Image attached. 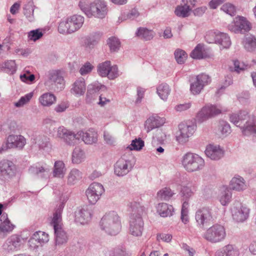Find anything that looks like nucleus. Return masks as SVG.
<instances>
[{
    "label": "nucleus",
    "mask_w": 256,
    "mask_h": 256,
    "mask_svg": "<svg viewBox=\"0 0 256 256\" xmlns=\"http://www.w3.org/2000/svg\"><path fill=\"white\" fill-rule=\"evenodd\" d=\"M180 134L176 136V142L182 144H186L194 133L196 126L194 124H188L181 123L178 126Z\"/></svg>",
    "instance_id": "13"
},
{
    "label": "nucleus",
    "mask_w": 256,
    "mask_h": 256,
    "mask_svg": "<svg viewBox=\"0 0 256 256\" xmlns=\"http://www.w3.org/2000/svg\"><path fill=\"white\" fill-rule=\"evenodd\" d=\"M114 256H128L126 246L121 245L116 248L114 251Z\"/></svg>",
    "instance_id": "60"
},
{
    "label": "nucleus",
    "mask_w": 256,
    "mask_h": 256,
    "mask_svg": "<svg viewBox=\"0 0 256 256\" xmlns=\"http://www.w3.org/2000/svg\"><path fill=\"white\" fill-rule=\"evenodd\" d=\"M84 17L74 14L60 22L58 31L60 34H68L78 30L83 25Z\"/></svg>",
    "instance_id": "3"
},
{
    "label": "nucleus",
    "mask_w": 256,
    "mask_h": 256,
    "mask_svg": "<svg viewBox=\"0 0 256 256\" xmlns=\"http://www.w3.org/2000/svg\"><path fill=\"white\" fill-rule=\"evenodd\" d=\"M34 11L32 3L30 2H28L24 7V14L30 22H32L34 20Z\"/></svg>",
    "instance_id": "52"
},
{
    "label": "nucleus",
    "mask_w": 256,
    "mask_h": 256,
    "mask_svg": "<svg viewBox=\"0 0 256 256\" xmlns=\"http://www.w3.org/2000/svg\"><path fill=\"white\" fill-rule=\"evenodd\" d=\"M196 2V0H182L180 4L175 9V14L182 18L188 17Z\"/></svg>",
    "instance_id": "17"
},
{
    "label": "nucleus",
    "mask_w": 256,
    "mask_h": 256,
    "mask_svg": "<svg viewBox=\"0 0 256 256\" xmlns=\"http://www.w3.org/2000/svg\"><path fill=\"white\" fill-rule=\"evenodd\" d=\"M165 122V118L158 116H152L145 122L144 128L147 132H149L152 130L162 126Z\"/></svg>",
    "instance_id": "25"
},
{
    "label": "nucleus",
    "mask_w": 256,
    "mask_h": 256,
    "mask_svg": "<svg viewBox=\"0 0 256 256\" xmlns=\"http://www.w3.org/2000/svg\"><path fill=\"white\" fill-rule=\"evenodd\" d=\"M223 110L220 106L216 105H206L202 108L197 112L196 121L202 124L218 114L222 113Z\"/></svg>",
    "instance_id": "8"
},
{
    "label": "nucleus",
    "mask_w": 256,
    "mask_h": 256,
    "mask_svg": "<svg viewBox=\"0 0 256 256\" xmlns=\"http://www.w3.org/2000/svg\"><path fill=\"white\" fill-rule=\"evenodd\" d=\"M206 156L213 160H219L224 156V150L218 145L209 144L205 150Z\"/></svg>",
    "instance_id": "28"
},
{
    "label": "nucleus",
    "mask_w": 256,
    "mask_h": 256,
    "mask_svg": "<svg viewBox=\"0 0 256 256\" xmlns=\"http://www.w3.org/2000/svg\"><path fill=\"white\" fill-rule=\"evenodd\" d=\"M98 72L102 77L107 76L110 80H114L118 76V68L116 65L111 66L109 60L100 64L98 66Z\"/></svg>",
    "instance_id": "10"
},
{
    "label": "nucleus",
    "mask_w": 256,
    "mask_h": 256,
    "mask_svg": "<svg viewBox=\"0 0 256 256\" xmlns=\"http://www.w3.org/2000/svg\"><path fill=\"white\" fill-rule=\"evenodd\" d=\"M108 8L106 4L103 0H94L90 4V16L103 18L106 15Z\"/></svg>",
    "instance_id": "16"
},
{
    "label": "nucleus",
    "mask_w": 256,
    "mask_h": 256,
    "mask_svg": "<svg viewBox=\"0 0 256 256\" xmlns=\"http://www.w3.org/2000/svg\"><path fill=\"white\" fill-rule=\"evenodd\" d=\"M230 210L232 219L237 222L246 220L250 214V209L246 204L239 201H235L231 206Z\"/></svg>",
    "instance_id": "9"
},
{
    "label": "nucleus",
    "mask_w": 256,
    "mask_h": 256,
    "mask_svg": "<svg viewBox=\"0 0 256 256\" xmlns=\"http://www.w3.org/2000/svg\"><path fill=\"white\" fill-rule=\"evenodd\" d=\"M104 138L105 142L108 145L114 146L116 142L114 138L108 132H104Z\"/></svg>",
    "instance_id": "63"
},
{
    "label": "nucleus",
    "mask_w": 256,
    "mask_h": 256,
    "mask_svg": "<svg viewBox=\"0 0 256 256\" xmlns=\"http://www.w3.org/2000/svg\"><path fill=\"white\" fill-rule=\"evenodd\" d=\"M38 100L42 106H50L56 102V98L54 94L46 92L40 96Z\"/></svg>",
    "instance_id": "42"
},
{
    "label": "nucleus",
    "mask_w": 256,
    "mask_h": 256,
    "mask_svg": "<svg viewBox=\"0 0 256 256\" xmlns=\"http://www.w3.org/2000/svg\"><path fill=\"white\" fill-rule=\"evenodd\" d=\"M56 137L62 140L67 145L74 146L77 140H79L78 132L75 134L72 130L66 128L64 126L58 128Z\"/></svg>",
    "instance_id": "14"
},
{
    "label": "nucleus",
    "mask_w": 256,
    "mask_h": 256,
    "mask_svg": "<svg viewBox=\"0 0 256 256\" xmlns=\"http://www.w3.org/2000/svg\"><path fill=\"white\" fill-rule=\"evenodd\" d=\"M205 39L210 44H216L219 45L220 50L228 49L230 48L232 42L229 36L220 32H208Z\"/></svg>",
    "instance_id": "5"
},
{
    "label": "nucleus",
    "mask_w": 256,
    "mask_h": 256,
    "mask_svg": "<svg viewBox=\"0 0 256 256\" xmlns=\"http://www.w3.org/2000/svg\"><path fill=\"white\" fill-rule=\"evenodd\" d=\"M92 68L93 66L89 62H86L80 68V73L81 75L84 76L90 73Z\"/></svg>",
    "instance_id": "64"
},
{
    "label": "nucleus",
    "mask_w": 256,
    "mask_h": 256,
    "mask_svg": "<svg viewBox=\"0 0 256 256\" xmlns=\"http://www.w3.org/2000/svg\"><path fill=\"white\" fill-rule=\"evenodd\" d=\"M14 167L12 162L4 160L0 162V178L14 175Z\"/></svg>",
    "instance_id": "27"
},
{
    "label": "nucleus",
    "mask_w": 256,
    "mask_h": 256,
    "mask_svg": "<svg viewBox=\"0 0 256 256\" xmlns=\"http://www.w3.org/2000/svg\"><path fill=\"white\" fill-rule=\"evenodd\" d=\"M190 56L193 58L202 59L208 57L209 54L204 50L202 44H198L194 49L192 52Z\"/></svg>",
    "instance_id": "43"
},
{
    "label": "nucleus",
    "mask_w": 256,
    "mask_h": 256,
    "mask_svg": "<svg viewBox=\"0 0 256 256\" xmlns=\"http://www.w3.org/2000/svg\"><path fill=\"white\" fill-rule=\"evenodd\" d=\"M234 71L240 73L246 69H248V66L245 64L244 62H240L238 60H234Z\"/></svg>",
    "instance_id": "59"
},
{
    "label": "nucleus",
    "mask_w": 256,
    "mask_h": 256,
    "mask_svg": "<svg viewBox=\"0 0 256 256\" xmlns=\"http://www.w3.org/2000/svg\"><path fill=\"white\" fill-rule=\"evenodd\" d=\"M15 226L12 224L6 213H3L0 217V232H10L14 229Z\"/></svg>",
    "instance_id": "34"
},
{
    "label": "nucleus",
    "mask_w": 256,
    "mask_h": 256,
    "mask_svg": "<svg viewBox=\"0 0 256 256\" xmlns=\"http://www.w3.org/2000/svg\"><path fill=\"white\" fill-rule=\"evenodd\" d=\"M242 16H236L234 19V20L232 22L231 24H228V29L235 33L238 32L240 31V22H236V21H238V19H241Z\"/></svg>",
    "instance_id": "56"
},
{
    "label": "nucleus",
    "mask_w": 256,
    "mask_h": 256,
    "mask_svg": "<svg viewBox=\"0 0 256 256\" xmlns=\"http://www.w3.org/2000/svg\"><path fill=\"white\" fill-rule=\"evenodd\" d=\"M64 208V203L61 202L55 210V211L53 214V217L50 224L52 226L54 230L58 228L59 227H62L61 224L62 213Z\"/></svg>",
    "instance_id": "32"
},
{
    "label": "nucleus",
    "mask_w": 256,
    "mask_h": 256,
    "mask_svg": "<svg viewBox=\"0 0 256 256\" xmlns=\"http://www.w3.org/2000/svg\"><path fill=\"white\" fill-rule=\"evenodd\" d=\"M66 171L65 164L62 160L55 162L52 170V175L54 178H63Z\"/></svg>",
    "instance_id": "41"
},
{
    "label": "nucleus",
    "mask_w": 256,
    "mask_h": 256,
    "mask_svg": "<svg viewBox=\"0 0 256 256\" xmlns=\"http://www.w3.org/2000/svg\"><path fill=\"white\" fill-rule=\"evenodd\" d=\"M219 134L222 137H226L230 134L232 130L229 124L224 120L220 121L218 126Z\"/></svg>",
    "instance_id": "49"
},
{
    "label": "nucleus",
    "mask_w": 256,
    "mask_h": 256,
    "mask_svg": "<svg viewBox=\"0 0 256 256\" xmlns=\"http://www.w3.org/2000/svg\"><path fill=\"white\" fill-rule=\"evenodd\" d=\"M26 143V139L22 135H10L6 140V146H2V149L18 148L22 150Z\"/></svg>",
    "instance_id": "18"
},
{
    "label": "nucleus",
    "mask_w": 256,
    "mask_h": 256,
    "mask_svg": "<svg viewBox=\"0 0 256 256\" xmlns=\"http://www.w3.org/2000/svg\"><path fill=\"white\" fill-rule=\"evenodd\" d=\"M90 4L88 0H81L78 4L80 9L88 16L90 12Z\"/></svg>",
    "instance_id": "57"
},
{
    "label": "nucleus",
    "mask_w": 256,
    "mask_h": 256,
    "mask_svg": "<svg viewBox=\"0 0 256 256\" xmlns=\"http://www.w3.org/2000/svg\"><path fill=\"white\" fill-rule=\"evenodd\" d=\"M238 21H236L238 22V23L240 22V31L242 30H244V31H248L250 30L251 28V26L250 22L248 21L244 18L242 17L241 19H238Z\"/></svg>",
    "instance_id": "62"
},
{
    "label": "nucleus",
    "mask_w": 256,
    "mask_h": 256,
    "mask_svg": "<svg viewBox=\"0 0 256 256\" xmlns=\"http://www.w3.org/2000/svg\"><path fill=\"white\" fill-rule=\"evenodd\" d=\"M78 136L79 140L82 138V141L88 144H92L98 142V133L93 128H90L86 132L79 131L78 132Z\"/></svg>",
    "instance_id": "23"
},
{
    "label": "nucleus",
    "mask_w": 256,
    "mask_h": 256,
    "mask_svg": "<svg viewBox=\"0 0 256 256\" xmlns=\"http://www.w3.org/2000/svg\"><path fill=\"white\" fill-rule=\"evenodd\" d=\"M156 210L157 212L163 218L170 216L174 212L172 206L165 202L158 204L156 206Z\"/></svg>",
    "instance_id": "29"
},
{
    "label": "nucleus",
    "mask_w": 256,
    "mask_h": 256,
    "mask_svg": "<svg viewBox=\"0 0 256 256\" xmlns=\"http://www.w3.org/2000/svg\"><path fill=\"white\" fill-rule=\"evenodd\" d=\"M229 186L231 190L238 192L246 190L248 186L246 180L240 176L233 177L230 182Z\"/></svg>",
    "instance_id": "24"
},
{
    "label": "nucleus",
    "mask_w": 256,
    "mask_h": 256,
    "mask_svg": "<svg viewBox=\"0 0 256 256\" xmlns=\"http://www.w3.org/2000/svg\"><path fill=\"white\" fill-rule=\"evenodd\" d=\"M0 70L6 72L13 74L16 71V64L14 60H8L0 65Z\"/></svg>",
    "instance_id": "50"
},
{
    "label": "nucleus",
    "mask_w": 256,
    "mask_h": 256,
    "mask_svg": "<svg viewBox=\"0 0 256 256\" xmlns=\"http://www.w3.org/2000/svg\"><path fill=\"white\" fill-rule=\"evenodd\" d=\"M197 186L194 184H189L184 186L181 190V196L183 200H188L191 198L196 190Z\"/></svg>",
    "instance_id": "45"
},
{
    "label": "nucleus",
    "mask_w": 256,
    "mask_h": 256,
    "mask_svg": "<svg viewBox=\"0 0 256 256\" xmlns=\"http://www.w3.org/2000/svg\"><path fill=\"white\" fill-rule=\"evenodd\" d=\"M75 220L82 224H84L90 220L92 217V209L88 206L80 208L75 214Z\"/></svg>",
    "instance_id": "21"
},
{
    "label": "nucleus",
    "mask_w": 256,
    "mask_h": 256,
    "mask_svg": "<svg viewBox=\"0 0 256 256\" xmlns=\"http://www.w3.org/2000/svg\"><path fill=\"white\" fill-rule=\"evenodd\" d=\"M195 219L200 228L209 225L214 220L212 210L208 207L198 209L196 212Z\"/></svg>",
    "instance_id": "11"
},
{
    "label": "nucleus",
    "mask_w": 256,
    "mask_h": 256,
    "mask_svg": "<svg viewBox=\"0 0 256 256\" xmlns=\"http://www.w3.org/2000/svg\"><path fill=\"white\" fill-rule=\"evenodd\" d=\"M144 222L142 218L138 216L131 218L129 226V234L134 236H140L144 230Z\"/></svg>",
    "instance_id": "20"
},
{
    "label": "nucleus",
    "mask_w": 256,
    "mask_h": 256,
    "mask_svg": "<svg viewBox=\"0 0 256 256\" xmlns=\"http://www.w3.org/2000/svg\"><path fill=\"white\" fill-rule=\"evenodd\" d=\"M48 236L44 232L38 231L36 232L28 241L30 246L31 244H34V247L38 246L35 244L36 242L40 244L46 243L48 241Z\"/></svg>",
    "instance_id": "35"
},
{
    "label": "nucleus",
    "mask_w": 256,
    "mask_h": 256,
    "mask_svg": "<svg viewBox=\"0 0 256 256\" xmlns=\"http://www.w3.org/2000/svg\"><path fill=\"white\" fill-rule=\"evenodd\" d=\"M239 252L233 245L228 244L218 250L216 256H238Z\"/></svg>",
    "instance_id": "38"
},
{
    "label": "nucleus",
    "mask_w": 256,
    "mask_h": 256,
    "mask_svg": "<svg viewBox=\"0 0 256 256\" xmlns=\"http://www.w3.org/2000/svg\"><path fill=\"white\" fill-rule=\"evenodd\" d=\"M232 194L227 187H222L220 190L218 200L222 206H226L231 201Z\"/></svg>",
    "instance_id": "40"
},
{
    "label": "nucleus",
    "mask_w": 256,
    "mask_h": 256,
    "mask_svg": "<svg viewBox=\"0 0 256 256\" xmlns=\"http://www.w3.org/2000/svg\"><path fill=\"white\" fill-rule=\"evenodd\" d=\"M43 36V34L42 32L38 30H32L30 31L28 34V38L33 41H36L40 39Z\"/></svg>",
    "instance_id": "61"
},
{
    "label": "nucleus",
    "mask_w": 256,
    "mask_h": 256,
    "mask_svg": "<svg viewBox=\"0 0 256 256\" xmlns=\"http://www.w3.org/2000/svg\"><path fill=\"white\" fill-rule=\"evenodd\" d=\"M104 88L106 90V87L99 83L95 82L90 84L86 93V100L90 103L95 98V95L100 89Z\"/></svg>",
    "instance_id": "31"
},
{
    "label": "nucleus",
    "mask_w": 256,
    "mask_h": 256,
    "mask_svg": "<svg viewBox=\"0 0 256 256\" xmlns=\"http://www.w3.org/2000/svg\"><path fill=\"white\" fill-rule=\"evenodd\" d=\"M106 44L111 52H118L121 46V43L120 40L116 36L109 38L107 40Z\"/></svg>",
    "instance_id": "47"
},
{
    "label": "nucleus",
    "mask_w": 256,
    "mask_h": 256,
    "mask_svg": "<svg viewBox=\"0 0 256 256\" xmlns=\"http://www.w3.org/2000/svg\"><path fill=\"white\" fill-rule=\"evenodd\" d=\"M175 58L180 64L184 63L187 58V54L182 50H176L174 52Z\"/></svg>",
    "instance_id": "55"
},
{
    "label": "nucleus",
    "mask_w": 256,
    "mask_h": 256,
    "mask_svg": "<svg viewBox=\"0 0 256 256\" xmlns=\"http://www.w3.org/2000/svg\"><path fill=\"white\" fill-rule=\"evenodd\" d=\"M182 164L188 172H194L202 170L204 166V160L198 154L187 153L182 160Z\"/></svg>",
    "instance_id": "4"
},
{
    "label": "nucleus",
    "mask_w": 256,
    "mask_h": 256,
    "mask_svg": "<svg viewBox=\"0 0 256 256\" xmlns=\"http://www.w3.org/2000/svg\"><path fill=\"white\" fill-rule=\"evenodd\" d=\"M230 122L240 128L244 136L256 134V118L247 111L242 110L238 113H233L230 116Z\"/></svg>",
    "instance_id": "1"
},
{
    "label": "nucleus",
    "mask_w": 256,
    "mask_h": 256,
    "mask_svg": "<svg viewBox=\"0 0 256 256\" xmlns=\"http://www.w3.org/2000/svg\"><path fill=\"white\" fill-rule=\"evenodd\" d=\"M22 244V238L18 234H12L6 239L4 246L8 252H15L20 249Z\"/></svg>",
    "instance_id": "22"
},
{
    "label": "nucleus",
    "mask_w": 256,
    "mask_h": 256,
    "mask_svg": "<svg viewBox=\"0 0 256 256\" xmlns=\"http://www.w3.org/2000/svg\"><path fill=\"white\" fill-rule=\"evenodd\" d=\"M55 244L56 246L65 244L68 240V236L62 227L54 229Z\"/></svg>",
    "instance_id": "37"
},
{
    "label": "nucleus",
    "mask_w": 256,
    "mask_h": 256,
    "mask_svg": "<svg viewBox=\"0 0 256 256\" xmlns=\"http://www.w3.org/2000/svg\"><path fill=\"white\" fill-rule=\"evenodd\" d=\"M144 146V141L140 138H136L132 140L130 145L129 150H131L140 151Z\"/></svg>",
    "instance_id": "53"
},
{
    "label": "nucleus",
    "mask_w": 256,
    "mask_h": 256,
    "mask_svg": "<svg viewBox=\"0 0 256 256\" xmlns=\"http://www.w3.org/2000/svg\"><path fill=\"white\" fill-rule=\"evenodd\" d=\"M128 157L124 154L114 165V173L118 176H124L128 172Z\"/></svg>",
    "instance_id": "26"
},
{
    "label": "nucleus",
    "mask_w": 256,
    "mask_h": 256,
    "mask_svg": "<svg viewBox=\"0 0 256 256\" xmlns=\"http://www.w3.org/2000/svg\"><path fill=\"white\" fill-rule=\"evenodd\" d=\"M82 172L77 168H72L67 176V184L73 186L77 184L82 178Z\"/></svg>",
    "instance_id": "36"
},
{
    "label": "nucleus",
    "mask_w": 256,
    "mask_h": 256,
    "mask_svg": "<svg viewBox=\"0 0 256 256\" xmlns=\"http://www.w3.org/2000/svg\"><path fill=\"white\" fill-rule=\"evenodd\" d=\"M102 230L110 236L117 234L121 229V222L119 216L115 212L106 214L100 222Z\"/></svg>",
    "instance_id": "2"
},
{
    "label": "nucleus",
    "mask_w": 256,
    "mask_h": 256,
    "mask_svg": "<svg viewBox=\"0 0 256 256\" xmlns=\"http://www.w3.org/2000/svg\"><path fill=\"white\" fill-rule=\"evenodd\" d=\"M29 172L38 178L46 180L50 174V168L46 164H36L31 166L28 169Z\"/></svg>",
    "instance_id": "19"
},
{
    "label": "nucleus",
    "mask_w": 256,
    "mask_h": 256,
    "mask_svg": "<svg viewBox=\"0 0 256 256\" xmlns=\"http://www.w3.org/2000/svg\"><path fill=\"white\" fill-rule=\"evenodd\" d=\"M246 50L252 52L256 48V38L253 36H246L242 42Z\"/></svg>",
    "instance_id": "48"
},
{
    "label": "nucleus",
    "mask_w": 256,
    "mask_h": 256,
    "mask_svg": "<svg viewBox=\"0 0 256 256\" xmlns=\"http://www.w3.org/2000/svg\"><path fill=\"white\" fill-rule=\"evenodd\" d=\"M211 81L209 76L202 74L197 76L190 84V91L192 94L196 95L201 92L204 87Z\"/></svg>",
    "instance_id": "15"
},
{
    "label": "nucleus",
    "mask_w": 256,
    "mask_h": 256,
    "mask_svg": "<svg viewBox=\"0 0 256 256\" xmlns=\"http://www.w3.org/2000/svg\"><path fill=\"white\" fill-rule=\"evenodd\" d=\"M174 194L173 192L168 188H164L157 192V198L160 200H168Z\"/></svg>",
    "instance_id": "51"
},
{
    "label": "nucleus",
    "mask_w": 256,
    "mask_h": 256,
    "mask_svg": "<svg viewBox=\"0 0 256 256\" xmlns=\"http://www.w3.org/2000/svg\"><path fill=\"white\" fill-rule=\"evenodd\" d=\"M104 192L103 186L98 182L91 184L86 191V194L90 203L94 204L100 200Z\"/></svg>",
    "instance_id": "12"
},
{
    "label": "nucleus",
    "mask_w": 256,
    "mask_h": 256,
    "mask_svg": "<svg viewBox=\"0 0 256 256\" xmlns=\"http://www.w3.org/2000/svg\"><path fill=\"white\" fill-rule=\"evenodd\" d=\"M156 92L162 100H166L170 94V89L166 84H161L158 86Z\"/></svg>",
    "instance_id": "46"
},
{
    "label": "nucleus",
    "mask_w": 256,
    "mask_h": 256,
    "mask_svg": "<svg viewBox=\"0 0 256 256\" xmlns=\"http://www.w3.org/2000/svg\"><path fill=\"white\" fill-rule=\"evenodd\" d=\"M220 10L225 13L233 16L236 12V8L235 6L230 3H226L220 8Z\"/></svg>",
    "instance_id": "54"
},
{
    "label": "nucleus",
    "mask_w": 256,
    "mask_h": 256,
    "mask_svg": "<svg viewBox=\"0 0 256 256\" xmlns=\"http://www.w3.org/2000/svg\"><path fill=\"white\" fill-rule=\"evenodd\" d=\"M71 92L76 96L83 95L86 92V83L82 78L76 80L72 85Z\"/></svg>",
    "instance_id": "33"
},
{
    "label": "nucleus",
    "mask_w": 256,
    "mask_h": 256,
    "mask_svg": "<svg viewBox=\"0 0 256 256\" xmlns=\"http://www.w3.org/2000/svg\"><path fill=\"white\" fill-rule=\"evenodd\" d=\"M156 34L152 30L146 27H140L136 32V36L138 38L144 41L150 40L154 38Z\"/></svg>",
    "instance_id": "30"
},
{
    "label": "nucleus",
    "mask_w": 256,
    "mask_h": 256,
    "mask_svg": "<svg viewBox=\"0 0 256 256\" xmlns=\"http://www.w3.org/2000/svg\"><path fill=\"white\" fill-rule=\"evenodd\" d=\"M47 85L50 84V89L54 92H60L64 89L65 82L62 72L58 70H50L46 74Z\"/></svg>",
    "instance_id": "6"
},
{
    "label": "nucleus",
    "mask_w": 256,
    "mask_h": 256,
    "mask_svg": "<svg viewBox=\"0 0 256 256\" xmlns=\"http://www.w3.org/2000/svg\"><path fill=\"white\" fill-rule=\"evenodd\" d=\"M85 158V152L84 150L79 146L76 147L72 153V163L79 164L84 160Z\"/></svg>",
    "instance_id": "44"
},
{
    "label": "nucleus",
    "mask_w": 256,
    "mask_h": 256,
    "mask_svg": "<svg viewBox=\"0 0 256 256\" xmlns=\"http://www.w3.org/2000/svg\"><path fill=\"white\" fill-rule=\"evenodd\" d=\"M102 36V33L99 32L92 34L85 40L86 47L90 49L93 48L98 43Z\"/></svg>",
    "instance_id": "39"
},
{
    "label": "nucleus",
    "mask_w": 256,
    "mask_h": 256,
    "mask_svg": "<svg viewBox=\"0 0 256 256\" xmlns=\"http://www.w3.org/2000/svg\"><path fill=\"white\" fill-rule=\"evenodd\" d=\"M204 237L212 243L220 242L224 240L226 237V228L222 224H214L206 230Z\"/></svg>",
    "instance_id": "7"
},
{
    "label": "nucleus",
    "mask_w": 256,
    "mask_h": 256,
    "mask_svg": "<svg viewBox=\"0 0 256 256\" xmlns=\"http://www.w3.org/2000/svg\"><path fill=\"white\" fill-rule=\"evenodd\" d=\"M33 96V93L30 92L24 96H22L19 100L15 103V106L16 107H20L28 102Z\"/></svg>",
    "instance_id": "58"
}]
</instances>
